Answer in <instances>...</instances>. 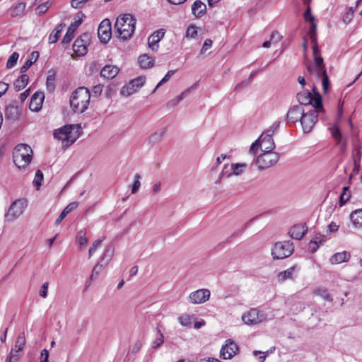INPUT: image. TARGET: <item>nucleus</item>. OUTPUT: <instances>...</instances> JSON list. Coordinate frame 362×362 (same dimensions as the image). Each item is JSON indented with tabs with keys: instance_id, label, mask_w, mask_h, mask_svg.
Returning <instances> with one entry per match:
<instances>
[{
	"instance_id": "32",
	"label": "nucleus",
	"mask_w": 362,
	"mask_h": 362,
	"mask_svg": "<svg viewBox=\"0 0 362 362\" xmlns=\"http://www.w3.org/2000/svg\"><path fill=\"white\" fill-rule=\"evenodd\" d=\"M138 62L141 68L146 69L151 68L154 66V61L147 54H142L139 56Z\"/></svg>"
},
{
	"instance_id": "39",
	"label": "nucleus",
	"mask_w": 362,
	"mask_h": 362,
	"mask_svg": "<svg viewBox=\"0 0 362 362\" xmlns=\"http://www.w3.org/2000/svg\"><path fill=\"white\" fill-rule=\"evenodd\" d=\"M19 57V54L16 52L12 53V54L9 57L7 62H6V68L12 69L17 64V61Z\"/></svg>"
},
{
	"instance_id": "20",
	"label": "nucleus",
	"mask_w": 362,
	"mask_h": 362,
	"mask_svg": "<svg viewBox=\"0 0 362 362\" xmlns=\"http://www.w3.org/2000/svg\"><path fill=\"white\" fill-rule=\"evenodd\" d=\"M82 20L79 19L78 21H74L72 23L69 27L68 28L67 32L64 36L62 42L63 44H69L71 40L74 37V33L75 30L77 29V28L81 24Z\"/></svg>"
},
{
	"instance_id": "23",
	"label": "nucleus",
	"mask_w": 362,
	"mask_h": 362,
	"mask_svg": "<svg viewBox=\"0 0 362 362\" xmlns=\"http://www.w3.org/2000/svg\"><path fill=\"white\" fill-rule=\"evenodd\" d=\"M167 131L166 127H163L153 133H152L148 138V143L151 146H153L156 144L160 142L165 134Z\"/></svg>"
},
{
	"instance_id": "17",
	"label": "nucleus",
	"mask_w": 362,
	"mask_h": 362,
	"mask_svg": "<svg viewBox=\"0 0 362 362\" xmlns=\"http://www.w3.org/2000/svg\"><path fill=\"white\" fill-rule=\"evenodd\" d=\"M308 229L305 223L302 224H296L294 225L288 231V235L293 238L296 240H301L305 234L306 233Z\"/></svg>"
},
{
	"instance_id": "57",
	"label": "nucleus",
	"mask_w": 362,
	"mask_h": 362,
	"mask_svg": "<svg viewBox=\"0 0 362 362\" xmlns=\"http://www.w3.org/2000/svg\"><path fill=\"white\" fill-rule=\"evenodd\" d=\"M197 34V28L194 25H189L186 31L187 37H194Z\"/></svg>"
},
{
	"instance_id": "53",
	"label": "nucleus",
	"mask_w": 362,
	"mask_h": 362,
	"mask_svg": "<svg viewBox=\"0 0 362 362\" xmlns=\"http://www.w3.org/2000/svg\"><path fill=\"white\" fill-rule=\"evenodd\" d=\"M146 81V78L143 76L137 77L131 81L132 86L137 90L138 88L143 86Z\"/></svg>"
},
{
	"instance_id": "31",
	"label": "nucleus",
	"mask_w": 362,
	"mask_h": 362,
	"mask_svg": "<svg viewBox=\"0 0 362 362\" xmlns=\"http://www.w3.org/2000/svg\"><path fill=\"white\" fill-rule=\"evenodd\" d=\"M39 52L37 51L32 52L30 58L21 66V72H25L38 59Z\"/></svg>"
},
{
	"instance_id": "14",
	"label": "nucleus",
	"mask_w": 362,
	"mask_h": 362,
	"mask_svg": "<svg viewBox=\"0 0 362 362\" xmlns=\"http://www.w3.org/2000/svg\"><path fill=\"white\" fill-rule=\"evenodd\" d=\"M304 110L305 108L300 105H293L291 107L286 115L287 121L293 124L300 121V117L303 114Z\"/></svg>"
},
{
	"instance_id": "62",
	"label": "nucleus",
	"mask_w": 362,
	"mask_h": 362,
	"mask_svg": "<svg viewBox=\"0 0 362 362\" xmlns=\"http://www.w3.org/2000/svg\"><path fill=\"white\" fill-rule=\"evenodd\" d=\"M212 45V40L211 39H206L202 47V49L200 51V54H203L207 49L211 47Z\"/></svg>"
},
{
	"instance_id": "12",
	"label": "nucleus",
	"mask_w": 362,
	"mask_h": 362,
	"mask_svg": "<svg viewBox=\"0 0 362 362\" xmlns=\"http://www.w3.org/2000/svg\"><path fill=\"white\" fill-rule=\"evenodd\" d=\"M210 295L211 292L209 289L202 288L192 292L189 295L188 299L192 304H202L209 299Z\"/></svg>"
},
{
	"instance_id": "40",
	"label": "nucleus",
	"mask_w": 362,
	"mask_h": 362,
	"mask_svg": "<svg viewBox=\"0 0 362 362\" xmlns=\"http://www.w3.org/2000/svg\"><path fill=\"white\" fill-rule=\"evenodd\" d=\"M43 182V173L40 170H37L33 180V185L39 189Z\"/></svg>"
},
{
	"instance_id": "7",
	"label": "nucleus",
	"mask_w": 362,
	"mask_h": 362,
	"mask_svg": "<svg viewBox=\"0 0 362 362\" xmlns=\"http://www.w3.org/2000/svg\"><path fill=\"white\" fill-rule=\"evenodd\" d=\"M293 251L294 246L291 241L277 242L272 248V255L275 259H282L291 256Z\"/></svg>"
},
{
	"instance_id": "26",
	"label": "nucleus",
	"mask_w": 362,
	"mask_h": 362,
	"mask_svg": "<svg viewBox=\"0 0 362 362\" xmlns=\"http://www.w3.org/2000/svg\"><path fill=\"white\" fill-rule=\"evenodd\" d=\"M73 50L78 56H83L86 54L87 47L81 37L75 40L73 45Z\"/></svg>"
},
{
	"instance_id": "43",
	"label": "nucleus",
	"mask_w": 362,
	"mask_h": 362,
	"mask_svg": "<svg viewBox=\"0 0 362 362\" xmlns=\"http://www.w3.org/2000/svg\"><path fill=\"white\" fill-rule=\"evenodd\" d=\"M314 293L322 297L323 299H325L326 300H328V301L332 300V298L330 297V295L328 293V292L326 289L317 288V289L315 290Z\"/></svg>"
},
{
	"instance_id": "45",
	"label": "nucleus",
	"mask_w": 362,
	"mask_h": 362,
	"mask_svg": "<svg viewBox=\"0 0 362 362\" xmlns=\"http://www.w3.org/2000/svg\"><path fill=\"white\" fill-rule=\"evenodd\" d=\"M16 351V348H12L9 354L6 358L5 362H18L19 359L18 354L15 352Z\"/></svg>"
},
{
	"instance_id": "1",
	"label": "nucleus",
	"mask_w": 362,
	"mask_h": 362,
	"mask_svg": "<svg viewBox=\"0 0 362 362\" xmlns=\"http://www.w3.org/2000/svg\"><path fill=\"white\" fill-rule=\"evenodd\" d=\"M324 112L322 103V97L320 93H317L314 99L313 108L310 110L305 109L303 114L300 117V124L304 133L307 134L312 131L314 125L318 120V114Z\"/></svg>"
},
{
	"instance_id": "58",
	"label": "nucleus",
	"mask_w": 362,
	"mask_h": 362,
	"mask_svg": "<svg viewBox=\"0 0 362 362\" xmlns=\"http://www.w3.org/2000/svg\"><path fill=\"white\" fill-rule=\"evenodd\" d=\"M89 0H71V6L74 8H81Z\"/></svg>"
},
{
	"instance_id": "4",
	"label": "nucleus",
	"mask_w": 362,
	"mask_h": 362,
	"mask_svg": "<svg viewBox=\"0 0 362 362\" xmlns=\"http://www.w3.org/2000/svg\"><path fill=\"white\" fill-rule=\"evenodd\" d=\"M78 136V131L75 130L74 125H65L54 132V138L61 141L64 148L72 145Z\"/></svg>"
},
{
	"instance_id": "30",
	"label": "nucleus",
	"mask_w": 362,
	"mask_h": 362,
	"mask_svg": "<svg viewBox=\"0 0 362 362\" xmlns=\"http://www.w3.org/2000/svg\"><path fill=\"white\" fill-rule=\"evenodd\" d=\"M28 76L27 74H22L13 83L15 90L16 91H20L23 89L28 84Z\"/></svg>"
},
{
	"instance_id": "41",
	"label": "nucleus",
	"mask_w": 362,
	"mask_h": 362,
	"mask_svg": "<svg viewBox=\"0 0 362 362\" xmlns=\"http://www.w3.org/2000/svg\"><path fill=\"white\" fill-rule=\"evenodd\" d=\"M310 23V38L311 40L313 47L316 45L317 46V39H316V24L315 23V21H312Z\"/></svg>"
},
{
	"instance_id": "21",
	"label": "nucleus",
	"mask_w": 362,
	"mask_h": 362,
	"mask_svg": "<svg viewBox=\"0 0 362 362\" xmlns=\"http://www.w3.org/2000/svg\"><path fill=\"white\" fill-rule=\"evenodd\" d=\"M351 257L350 252L347 251H343L341 252H337L331 256L329 262L332 264H341L342 262H346Z\"/></svg>"
},
{
	"instance_id": "49",
	"label": "nucleus",
	"mask_w": 362,
	"mask_h": 362,
	"mask_svg": "<svg viewBox=\"0 0 362 362\" xmlns=\"http://www.w3.org/2000/svg\"><path fill=\"white\" fill-rule=\"evenodd\" d=\"M329 130L331 132V134H332L333 138L336 140V141L337 143H339L341 139V134L339 131V129L337 126H334V127L329 128Z\"/></svg>"
},
{
	"instance_id": "5",
	"label": "nucleus",
	"mask_w": 362,
	"mask_h": 362,
	"mask_svg": "<svg viewBox=\"0 0 362 362\" xmlns=\"http://www.w3.org/2000/svg\"><path fill=\"white\" fill-rule=\"evenodd\" d=\"M33 151L31 148L24 144L17 145L13 153L15 165L18 168H24L29 164L32 159Z\"/></svg>"
},
{
	"instance_id": "3",
	"label": "nucleus",
	"mask_w": 362,
	"mask_h": 362,
	"mask_svg": "<svg viewBox=\"0 0 362 362\" xmlns=\"http://www.w3.org/2000/svg\"><path fill=\"white\" fill-rule=\"evenodd\" d=\"M136 19L129 13L124 14L117 18L115 30L117 36L123 40L130 38L135 30Z\"/></svg>"
},
{
	"instance_id": "18",
	"label": "nucleus",
	"mask_w": 362,
	"mask_h": 362,
	"mask_svg": "<svg viewBox=\"0 0 362 362\" xmlns=\"http://www.w3.org/2000/svg\"><path fill=\"white\" fill-rule=\"evenodd\" d=\"M45 96L42 92H36L31 98L29 107L30 110L37 112L42 108Z\"/></svg>"
},
{
	"instance_id": "37",
	"label": "nucleus",
	"mask_w": 362,
	"mask_h": 362,
	"mask_svg": "<svg viewBox=\"0 0 362 362\" xmlns=\"http://www.w3.org/2000/svg\"><path fill=\"white\" fill-rule=\"evenodd\" d=\"M18 108L14 105H9L6 109V117L10 119H16L18 116Z\"/></svg>"
},
{
	"instance_id": "44",
	"label": "nucleus",
	"mask_w": 362,
	"mask_h": 362,
	"mask_svg": "<svg viewBox=\"0 0 362 362\" xmlns=\"http://www.w3.org/2000/svg\"><path fill=\"white\" fill-rule=\"evenodd\" d=\"M104 239H105V238H103L102 239L96 240L93 242L92 246L90 247V248L89 249V251H88L89 258H90L91 256L98 250V248L100 247L101 243Z\"/></svg>"
},
{
	"instance_id": "47",
	"label": "nucleus",
	"mask_w": 362,
	"mask_h": 362,
	"mask_svg": "<svg viewBox=\"0 0 362 362\" xmlns=\"http://www.w3.org/2000/svg\"><path fill=\"white\" fill-rule=\"evenodd\" d=\"M49 6H50V4L49 2H46V3L39 5L35 8L36 14L38 16H42L47 11V9L49 8Z\"/></svg>"
},
{
	"instance_id": "16",
	"label": "nucleus",
	"mask_w": 362,
	"mask_h": 362,
	"mask_svg": "<svg viewBox=\"0 0 362 362\" xmlns=\"http://www.w3.org/2000/svg\"><path fill=\"white\" fill-rule=\"evenodd\" d=\"M296 98L301 107H308L309 105H312V108H313L314 99L315 97H313L311 93H310L308 90H303V91L298 93L296 95Z\"/></svg>"
},
{
	"instance_id": "55",
	"label": "nucleus",
	"mask_w": 362,
	"mask_h": 362,
	"mask_svg": "<svg viewBox=\"0 0 362 362\" xmlns=\"http://www.w3.org/2000/svg\"><path fill=\"white\" fill-rule=\"evenodd\" d=\"M322 86L324 93H327L329 88V80L327 74L322 76Z\"/></svg>"
},
{
	"instance_id": "27",
	"label": "nucleus",
	"mask_w": 362,
	"mask_h": 362,
	"mask_svg": "<svg viewBox=\"0 0 362 362\" xmlns=\"http://www.w3.org/2000/svg\"><path fill=\"white\" fill-rule=\"evenodd\" d=\"M350 219L356 228H362V209L353 211Z\"/></svg>"
},
{
	"instance_id": "19",
	"label": "nucleus",
	"mask_w": 362,
	"mask_h": 362,
	"mask_svg": "<svg viewBox=\"0 0 362 362\" xmlns=\"http://www.w3.org/2000/svg\"><path fill=\"white\" fill-rule=\"evenodd\" d=\"M258 139H260V148L262 151H272L275 148L274 139L270 135L262 134Z\"/></svg>"
},
{
	"instance_id": "60",
	"label": "nucleus",
	"mask_w": 362,
	"mask_h": 362,
	"mask_svg": "<svg viewBox=\"0 0 362 362\" xmlns=\"http://www.w3.org/2000/svg\"><path fill=\"white\" fill-rule=\"evenodd\" d=\"M103 88V86L101 84H98L93 86L92 93L93 96L98 97L100 96L102 93Z\"/></svg>"
},
{
	"instance_id": "11",
	"label": "nucleus",
	"mask_w": 362,
	"mask_h": 362,
	"mask_svg": "<svg viewBox=\"0 0 362 362\" xmlns=\"http://www.w3.org/2000/svg\"><path fill=\"white\" fill-rule=\"evenodd\" d=\"M98 37L101 42L107 43L112 36L111 22L106 18L101 21L98 29Z\"/></svg>"
},
{
	"instance_id": "42",
	"label": "nucleus",
	"mask_w": 362,
	"mask_h": 362,
	"mask_svg": "<svg viewBox=\"0 0 362 362\" xmlns=\"http://www.w3.org/2000/svg\"><path fill=\"white\" fill-rule=\"evenodd\" d=\"M355 8H356L349 7L348 10L344 13L342 20L345 24H348L351 21L354 17Z\"/></svg>"
},
{
	"instance_id": "25",
	"label": "nucleus",
	"mask_w": 362,
	"mask_h": 362,
	"mask_svg": "<svg viewBox=\"0 0 362 362\" xmlns=\"http://www.w3.org/2000/svg\"><path fill=\"white\" fill-rule=\"evenodd\" d=\"M114 251H115V247H114L113 245H112V244L107 245L105 247V248L103 251V253L100 258V262H103V264L105 265H107L111 260L112 257H113Z\"/></svg>"
},
{
	"instance_id": "22",
	"label": "nucleus",
	"mask_w": 362,
	"mask_h": 362,
	"mask_svg": "<svg viewBox=\"0 0 362 362\" xmlns=\"http://www.w3.org/2000/svg\"><path fill=\"white\" fill-rule=\"evenodd\" d=\"M119 72V69L116 66L105 65L100 71V76L107 79H112Z\"/></svg>"
},
{
	"instance_id": "56",
	"label": "nucleus",
	"mask_w": 362,
	"mask_h": 362,
	"mask_svg": "<svg viewBox=\"0 0 362 362\" xmlns=\"http://www.w3.org/2000/svg\"><path fill=\"white\" fill-rule=\"evenodd\" d=\"M279 122H275L265 132V135H270V136L272 137L274 132L279 129Z\"/></svg>"
},
{
	"instance_id": "50",
	"label": "nucleus",
	"mask_w": 362,
	"mask_h": 362,
	"mask_svg": "<svg viewBox=\"0 0 362 362\" xmlns=\"http://www.w3.org/2000/svg\"><path fill=\"white\" fill-rule=\"evenodd\" d=\"M348 190H349V187H344L343 188V192L340 195V199H339L340 206H343L344 204H346L349 201V199L350 198V194L346 193V192Z\"/></svg>"
},
{
	"instance_id": "10",
	"label": "nucleus",
	"mask_w": 362,
	"mask_h": 362,
	"mask_svg": "<svg viewBox=\"0 0 362 362\" xmlns=\"http://www.w3.org/2000/svg\"><path fill=\"white\" fill-rule=\"evenodd\" d=\"M242 320L246 325H257L267 320V315L255 308L250 309L244 313Z\"/></svg>"
},
{
	"instance_id": "2",
	"label": "nucleus",
	"mask_w": 362,
	"mask_h": 362,
	"mask_svg": "<svg viewBox=\"0 0 362 362\" xmlns=\"http://www.w3.org/2000/svg\"><path fill=\"white\" fill-rule=\"evenodd\" d=\"M90 93L88 88L79 87L75 90L70 97V105L76 113H83L89 105Z\"/></svg>"
},
{
	"instance_id": "33",
	"label": "nucleus",
	"mask_w": 362,
	"mask_h": 362,
	"mask_svg": "<svg viewBox=\"0 0 362 362\" xmlns=\"http://www.w3.org/2000/svg\"><path fill=\"white\" fill-rule=\"evenodd\" d=\"M48 76L47 77L46 86L49 92H52L55 88V78H56V72L55 71L51 69L48 72Z\"/></svg>"
},
{
	"instance_id": "54",
	"label": "nucleus",
	"mask_w": 362,
	"mask_h": 362,
	"mask_svg": "<svg viewBox=\"0 0 362 362\" xmlns=\"http://www.w3.org/2000/svg\"><path fill=\"white\" fill-rule=\"evenodd\" d=\"M174 73H175L174 70L168 71V73L166 74V75L163 78V79L157 84V86L153 89L152 93H154L158 88H159L163 83H166L170 79V76L174 74Z\"/></svg>"
},
{
	"instance_id": "48",
	"label": "nucleus",
	"mask_w": 362,
	"mask_h": 362,
	"mask_svg": "<svg viewBox=\"0 0 362 362\" xmlns=\"http://www.w3.org/2000/svg\"><path fill=\"white\" fill-rule=\"evenodd\" d=\"M185 92H182L179 95L176 96L175 98L172 99L167 103V106L170 108L174 107L176 106L184 98Z\"/></svg>"
},
{
	"instance_id": "64",
	"label": "nucleus",
	"mask_w": 362,
	"mask_h": 362,
	"mask_svg": "<svg viewBox=\"0 0 362 362\" xmlns=\"http://www.w3.org/2000/svg\"><path fill=\"white\" fill-rule=\"evenodd\" d=\"M303 16L305 21L310 22L312 21H315L314 16H313L311 14V8L309 6H308Z\"/></svg>"
},
{
	"instance_id": "9",
	"label": "nucleus",
	"mask_w": 362,
	"mask_h": 362,
	"mask_svg": "<svg viewBox=\"0 0 362 362\" xmlns=\"http://www.w3.org/2000/svg\"><path fill=\"white\" fill-rule=\"evenodd\" d=\"M27 206L26 200L21 199L14 201L8 208L7 213L5 215L6 221L13 222L20 217L24 212Z\"/></svg>"
},
{
	"instance_id": "61",
	"label": "nucleus",
	"mask_w": 362,
	"mask_h": 362,
	"mask_svg": "<svg viewBox=\"0 0 362 362\" xmlns=\"http://www.w3.org/2000/svg\"><path fill=\"white\" fill-rule=\"evenodd\" d=\"M48 286H49V283L48 282H45L42 287H41V289L40 291V293H39V295L45 298H47V291H48Z\"/></svg>"
},
{
	"instance_id": "24",
	"label": "nucleus",
	"mask_w": 362,
	"mask_h": 362,
	"mask_svg": "<svg viewBox=\"0 0 362 362\" xmlns=\"http://www.w3.org/2000/svg\"><path fill=\"white\" fill-rule=\"evenodd\" d=\"M206 5L200 0L195 1L192 6V14L197 18L202 17L206 13Z\"/></svg>"
},
{
	"instance_id": "28",
	"label": "nucleus",
	"mask_w": 362,
	"mask_h": 362,
	"mask_svg": "<svg viewBox=\"0 0 362 362\" xmlns=\"http://www.w3.org/2000/svg\"><path fill=\"white\" fill-rule=\"evenodd\" d=\"M297 269V266L293 265L288 269L280 272L278 275V279L279 281H284L286 279H293V274Z\"/></svg>"
},
{
	"instance_id": "6",
	"label": "nucleus",
	"mask_w": 362,
	"mask_h": 362,
	"mask_svg": "<svg viewBox=\"0 0 362 362\" xmlns=\"http://www.w3.org/2000/svg\"><path fill=\"white\" fill-rule=\"evenodd\" d=\"M313 55L314 59V64L310 62L306 63L305 66L308 72L310 74H315L318 78L327 74L325 64H324L323 58L322 57L318 46H313Z\"/></svg>"
},
{
	"instance_id": "34",
	"label": "nucleus",
	"mask_w": 362,
	"mask_h": 362,
	"mask_svg": "<svg viewBox=\"0 0 362 362\" xmlns=\"http://www.w3.org/2000/svg\"><path fill=\"white\" fill-rule=\"evenodd\" d=\"M247 165L245 163H236L230 165V173H228V177L231 175H240L245 169Z\"/></svg>"
},
{
	"instance_id": "36",
	"label": "nucleus",
	"mask_w": 362,
	"mask_h": 362,
	"mask_svg": "<svg viewBox=\"0 0 362 362\" xmlns=\"http://www.w3.org/2000/svg\"><path fill=\"white\" fill-rule=\"evenodd\" d=\"M86 235V229H82L77 233L76 240L81 247L86 245L88 241Z\"/></svg>"
},
{
	"instance_id": "29",
	"label": "nucleus",
	"mask_w": 362,
	"mask_h": 362,
	"mask_svg": "<svg viewBox=\"0 0 362 362\" xmlns=\"http://www.w3.org/2000/svg\"><path fill=\"white\" fill-rule=\"evenodd\" d=\"M26 4L24 2H20L17 5L11 7L9 10L10 15L11 17H20L21 16L25 9Z\"/></svg>"
},
{
	"instance_id": "8",
	"label": "nucleus",
	"mask_w": 362,
	"mask_h": 362,
	"mask_svg": "<svg viewBox=\"0 0 362 362\" xmlns=\"http://www.w3.org/2000/svg\"><path fill=\"white\" fill-rule=\"evenodd\" d=\"M279 160V155L274 151H263L255 160L259 170L267 169L274 165Z\"/></svg>"
},
{
	"instance_id": "52",
	"label": "nucleus",
	"mask_w": 362,
	"mask_h": 362,
	"mask_svg": "<svg viewBox=\"0 0 362 362\" xmlns=\"http://www.w3.org/2000/svg\"><path fill=\"white\" fill-rule=\"evenodd\" d=\"M157 334L158 336L156 338L155 341H153V347L154 349L159 347L163 343L164 341V337L161 333L160 330H159L158 329H157Z\"/></svg>"
},
{
	"instance_id": "63",
	"label": "nucleus",
	"mask_w": 362,
	"mask_h": 362,
	"mask_svg": "<svg viewBox=\"0 0 362 362\" xmlns=\"http://www.w3.org/2000/svg\"><path fill=\"white\" fill-rule=\"evenodd\" d=\"M259 148H260V139H257L252 143L250 148V153L255 155Z\"/></svg>"
},
{
	"instance_id": "46",
	"label": "nucleus",
	"mask_w": 362,
	"mask_h": 362,
	"mask_svg": "<svg viewBox=\"0 0 362 362\" xmlns=\"http://www.w3.org/2000/svg\"><path fill=\"white\" fill-rule=\"evenodd\" d=\"M180 323L185 327H189L192 324V317L189 315H183L178 317Z\"/></svg>"
},
{
	"instance_id": "38",
	"label": "nucleus",
	"mask_w": 362,
	"mask_h": 362,
	"mask_svg": "<svg viewBox=\"0 0 362 362\" xmlns=\"http://www.w3.org/2000/svg\"><path fill=\"white\" fill-rule=\"evenodd\" d=\"M136 91V89L132 86V82L130 81L129 84L124 86L121 90V94L122 95H124L126 97H128L135 93Z\"/></svg>"
},
{
	"instance_id": "35",
	"label": "nucleus",
	"mask_w": 362,
	"mask_h": 362,
	"mask_svg": "<svg viewBox=\"0 0 362 362\" xmlns=\"http://www.w3.org/2000/svg\"><path fill=\"white\" fill-rule=\"evenodd\" d=\"M25 345V337L24 332L21 333L17 337L15 345L13 348H16V351L15 352L18 353L23 349Z\"/></svg>"
},
{
	"instance_id": "51",
	"label": "nucleus",
	"mask_w": 362,
	"mask_h": 362,
	"mask_svg": "<svg viewBox=\"0 0 362 362\" xmlns=\"http://www.w3.org/2000/svg\"><path fill=\"white\" fill-rule=\"evenodd\" d=\"M141 177V175H139V174L135 175V176H134L135 180L133 183L132 190H131L132 194H134L136 193V192L139 190V189L141 186V182L139 181Z\"/></svg>"
},
{
	"instance_id": "15",
	"label": "nucleus",
	"mask_w": 362,
	"mask_h": 362,
	"mask_svg": "<svg viewBox=\"0 0 362 362\" xmlns=\"http://www.w3.org/2000/svg\"><path fill=\"white\" fill-rule=\"evenodd\" d=\"M165 35L163 29H160L155 31L152 35L148 37V45L153 51H157L158 48V42L163 39Z\"/></svg>"
},
{
	"instance_id": "13",
	"label": "nucleus",
	"mask_w": 362,
	"mask_h": 362,
	"mask_svg": "<svg viewBox=\"0 0 362 362\" xmlns=\"http://www.w3.org/2000/svg\"><path fill=\"white\" fill-rule=\"evenodd\" d=\"M238 350V346L232 340L228 339L220 351V356L223 359H230L235 356Z\"/></svg>"
},
{
	"instance_id": "59",
	"label": "nucleus",
	"mask_w": 362,
	"mask_h": 362,
	"mask_svg": "<svg viewBox=\"0 0 362 362\" xmlns=\"http://www.w3.org/2000/svg\"><path fill=\"white\" fill-rule=\"evenodd\" d=\"M78 206V203L76 202H73L69 204L64 209V212L68 214L74 209H76Z\"/></svg>"
}]
</instances>
